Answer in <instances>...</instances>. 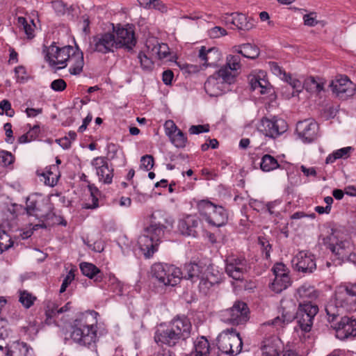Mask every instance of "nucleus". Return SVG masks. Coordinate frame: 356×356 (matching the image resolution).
Instances as JSON below:
<instances>
[{
	"mask_svg": "<svg viewBox=\"0 0 356 356\" xmlns=\"http://www.w3.org/2000/svg\"><path fill=\"white\" fill-rule=\"evenodd\" d=\"M152 278L160 286L177 285L181 280V270L173 265L156 263L151 267Z\"/></svg>",
	"mask_w": 356,
	"mask_h": 356,
	"instance_id": "obj_1",
	"label": "nucleus"
},
{
	"mask_svg": "<svg viewBox=\"0 0 356 356\" xmlns=\"http://www.w3.org/2000/svg\"><path fill=\"white\" fill-rule=\"evenodd\" d=\"M70 337L76 343L82 346H93L97 340V330L93 325H89L83 318L74 321Z\"/></svg>",
	"mask_w": 356,
	"mask_h": 356,
	"instance_id": "obj_2",
	"label": "nucleus"
},
{
	"mask_svg": "<svg viewBox=\"0 0 356 356\" xmlns=\"http://www.w3.org/2000/svg\"><path fill=\"white\" fill-rule=\"evenodd\" d=\"M334 298L346 312L356 311V282H345L336 288Z\"/></svg>",
	"mask_w": 356,
	"mask_h": 356,
	"instance_id": "obj_3",
	"label": "nucleus"
},
{
	"mask_svg": "<svg viewBox=\"0 0 356 356\" xmlns=\"http://www.w3.org/2000/svg\"><path fill=\"white\" fill-rule=\"evenodd\" d=\"M318 312V307L311 300L299 304L296 316L297 323L302 331L308 332L311 330L314 316Z\"/></svg>",
	"mask_w": 356,
	"mask_h": 356,
	"instance_id": "obj_4",
	"label": "nucleus"
},
{
	"mask_svg": "<svg viewBox=\"0 0 356 356\" xmlns=\"http://www.w3.org/2000/svg\"><path fill=\"white\" fill-rule=\"evenodd\" d=\"M249 308L243 301H236L233 306L222 312V321L233 325L245 323L249 320Z\"/></svg>",
	"mask_w": 356,
	"mask_h": 356,
	"instance_id": "obj_5",
	"label": "nucleus"
},
{
	"mask_svg": "<svg viewBox=\"0 0 356 356\" xmlns=\"http://www.w3.org/2000/svg\"><path fill=\"white\" fill-rule=\"evenodd\" d=\"M114 49H116L115 35L111 33H106L92 37L86 51L88 54H92L95 51L107 54L108 52H113Z\"/></svg>",
	"mask_w": 356,
	"mask_h": 356,
	"instance_id": "obj_6",
	"label": "nucleus"
},
{
	"mask_svg": "<svg viewBox=\"0 0 356 356\" xmlns=\"http://www.w3.org/2000/svg\"><path fill=\"white\" fill-rule=\"evenodd\" d=\"M225 272L234 280H242L250 268L247 260L242 257L230 256L225 260Z\"/></svg>",
	"mask_w": 356,
	"mask_h": 356,
	"instance_id": "obj_7",
	"label": "nucleus"
},
{
	"mask_svg": "<svg viewBox=\"0 0 356 356\" xmlns=\"http://www.w3.org/2000/svg\"><path fill=\"white\" fill-rule=\"evenodd\" d=\"M154 338L159 346L165 345L170 348L176 346L181 341L170 323L168 325L160 324Z\"/></svg>",
	"mask_w": 356,
	"mask_h": 356,
	"instance_id": "obj_8",
	"label": "nucleus"
},
{
	"mask_svg": "<svg viewBox=\"0 0 356 356\" xmlns=\"http://www.w3.org/2000/svg\"><path fill=\"white\" fill-rule=\"evenodd\" d=\"M287 124L283 119L274 117L270 120L264 118L261 120L259 130L266 136L275 138L287 130Z\"/></svg>",
	"mask_w": 356,
	"mask_h": 356,
	"instance_id": "obj_9",
	"label": "nucleus"
},
{
	"mask_svg": "<svg viewBox=\"0 0 356 356\" xmlns=\"http://www.w3.org/2000/svg\"><path fill=\"white\" fill-rule=\"evenodd\" d=\"M329 87L336 95L341 99L351 97L356 92V86L347 76L339 75L332 80Z\"/></svg>",
	"mask_w": 356,
	"mask_h": 356,
	"instance_id": "obj_10",
	"label": "nucleus"
},
{
	"mask_svg": "<svg viewBox=\"0 0 356 356\" xmlns=\"http://www.w3.org/2000/svg\"><path fill=\"white\" fill-rule=\"evenodd\" d=\"M335 330L336 337L345 340L356 337V320L346 316L331 325Z\"/></svg>",
	"mask_w": 356,
	"mask_h": 356,
	"instance_id": "obj_11",
	"label": "nucleus"
},
{
	"mask_svg": "<svg viewBox=\"0 0 356 356\" xmlns=\"http://www.w3.org/2000/svg\"><path fill=\"white\" fill-rule=\"evenodd\" d=\"M296 305L292 300L282 301L280 312L281 316L275 318L270 323L268 322V325L274 326L283 327L284 325L292 322L296 319Z\"/></svg>",
	"mask_w": 356,
	"mask_h": 356,
	"instance_id": "obj_12",
	"label": "nucleus"
},
{
	"mask_svg": "<svg viewBox=\"0 0 356 356\" xmlns=\"http://www.w3.org/2000/svg\"><path fill=\"white\" fill-rule=\"evenodd\" d=\"M296 131L305 143H312L318 136V124L314 120L307 119L297 123Z\"/></svg>",
	"mask_w": 356,
	"mask_h": 356,
	"instance_id": "obj_13",
	"label": "nucleus"
},
{
	"mask_svg": "<svg viewBox=\"0 0 356 356\" xmlns=\"http://www.w3.org/2000/svg\"><path fill=\"white\" fill-rule=\"evenodd\" d=\"M241 58L238 55H229L227 63L218 70V76L222 77V81L231 85L235 82L236 71L241 67Z\"/></svg>",
	"mask_w": 356,
	"mask_h": 356,
	"instance_id": "obj_14",
	"label": "nucleus"
},
{
	"mask_svg": "<svg viewBox=\"0 0 356 356\" xmlns=\"http://www.w3.org/2000/svg\"><path fill=\"white\" fill-rule=\"evenodd\" d=\"M115 31L116 49L124 47L128 51H132L136 44L134 29L130 26L118 27Z\"/></svg>",
	"mask_w": 356,
	"mask_h": 356,
	"instance_id": "obj_15",
	"label": "nucleus"
},
{
	"mask_svg": "<svg viewBox=\"0 0 356 356\" xmlns=\"http://www.w3.org/2000/svg\"><path fill=\"white\" fill-rule=\"evenodd\" d=\"M171 326L181 341H186L191 334L192 324L186 316H177L170 322Z\"/></svg>",
	"mask_w": 356,
	"mask_h": 356,
	"instance_id": "obj_16",
	"label": "nucleus"
},
{
	"mask_svg": "<svg viewBox=\"0 0 356 356\" xmlns=\"http://www.w3.org/2000/svg\"><path fill=\"white\" fill-rule=\"evenodd\" d=\"M227 82L222 81V79L218 76V71L210 76L204 83V90L210 97H218L225 91Z\"/></svg>",
	"mask_w": 356,
	"mask_h": 356,
	"instance_id": "obj_17",
	"label": "nucleus"
},
{
	"mask_svg": "<svg viewBox=\"0 0 356 356\" xmlns=\"http://www.w3.org/2000/svg\"><path fill=\"white\" fill-rule=\"evenodd\" d=\"M292 263L295 265L296 268L299 272L304 273H311L316 268L314 261V255L307 254L302 252H299L296 257L292 260Z\"/></svg>",
	"mask_w": 356,
	"mask_h": 356,
	"instance_id": "obj_18",
	"label": "nucleus"
},
{
	"mask_svg": "<svg viewBox=\"0 0 356 356\" xmlns=\"http://www.w3.org/2000/svg\"><path fill=\"white\" fill-rule=\"evenodd\" d=\"M199 223L200 220L197 216L188 215L179 221L178 230L184 236L196 237Z\"/></svg>",
	"mask_w": 356,
	"mask_h": 356,
	"instance_id": "obj_19",
	"label": "nucleus"
},
{
	"mask_svg": "<svg viewBox=\"0 0 356 356\" xmlns=\"http://www.w3.org/2000/svg\"><path fill=\"white\" fill-rule=\"evenodd\" d=\"M138 244L145 258H150L157 250L158 243L149 234L145 233L139 236Z\"/></svg>",
	"mask_w": 356,
	"mask_h": 356,
	"instance_id": "obj_20",
	"label": "nucleus"
},
{
	"mask_svg": "<svg viewBox=\"0 0 356 356\" xmlns=\"http://www.w3.org/2000/svg\"><path fill=\"white\" fill-rule=\"evenodd\" d=\"M231 337V328L222 331L217 337V346L219 351L222 353L234 356Z\"/></svg>",
	"mask_w": 356,
	"mask_h": 356,
	"instance_id": "obj_21",
	"label": "nucleus"
},
{
	"mask_svg": "<svg viewBox=\"0 0 356 356\" xmlns=\"http://www.w3.org/2000/svg\"><path fill=\"white\" fill-rule=\"evenodd\" d=\"M156 218L155 213H152L150 225L145 229V232L149 234L159 243L164 236V231L166 227L161 222L156 221Z\"/></svg>",
	"mask_w": 356,
	"mask_h": 356,
	"instance_id": "obj_22",
	"label": "nucleus"
},
{
	"mask_svg": "<svg viewBox=\"0 0 356 356\" xmlns=\"http://www.w3.org/2000/svg\"><path fill=\"white\" fill-rule=\"evenodd\" d=\"M202 267L195 262L186 264L181 272V279L191 280L193 282H197L202 275Z\"/></svg>",
	"mask_w": 356,
	"mask_h": 356,
	"instance_id": "obj_23",
	"label": "nucleus"
},
{
	"mask_svg": "<svg viewBox=\"0 0 356 356\" xmlns=\"http://www.w3.org/2000/svg\"><path fill=\"white\" fill-rule=\"evenodd\" d=\"M232 24L236 26L238 29L249 31L254 27L255 20L252 17H248L242 13H232Z\"/></svg>",
	"mask_w": 356,
	"mask_h": 356,
	"instance_id": "obj_24",
	"label": "nucleus"
},
{
	"mask_svg": "<svg viewBox=\"0 0 356 356\" xmlns=\"http://www.w3.org/2000/svg\"><path fill=\"white\" fill-rule=\"evenodd\" d=\"M325 309L327 316V321L333 323L339 321L338 318L341 317L344 312H346L345 308L341 307V305L337 302L336 298L334 300H330L327 302Z\"/></svg>",
	"mask_w": 356,
	"mask_h": 356,
	"instance_id": "obj_25",
	"label": "nucleus"
},
{
	"mask_svg": "<svg viewBox=\"0 0 356 356\" xmlns=\"http://www.w3.org/2000/svg\"><path fill=\"white\" fill-rule=\"evenodd\" d=\"M80 269L83 275L95 282H101L103 280V273L94 264L88 262L80 264Z\"/></svg>",
	"mask_w": 356,
	"mask_h": 356,
	"instance_id": "obj_26",
	"label": "nucleus"
},
{
	"mask_svg": "<svg viewBox=\"0 0 356 356\" xmlns=\"http://www.w3.org/2000/svg\"><path fill=\"white\" fill-rule=\"evenodd\" d=\"M199 58L207 63V65L215 64L220 57V53L218 48H207L204 46L201 47L199 51Z\"/></svg>",
	"mask_w": 356,
	"mask_h": 356,
	"instance_id": "obj_27",
	"label": "nucleus"
},
{
	"mask_svg": "<svg viewBox=\"0 0 356 356\" xmlns=\"http://www.w3.org/2000/svg\"><path fill=\"white\" fill-rule=\"evenodd\" d=\"M40 198L41 196L38 195H31L26 198V207L24 209L28 216L38 218L41 211L40 205Z\"/></svg>",
	"mask_w": 356,
	"mask_h": 356,
	"instance_id": "obj_28",
	"label": "nucleus"
},
{
	"mask_svg": "<svg viewBox=\"0 0 356 356\" xmlns=\"http://www.w3.org/2000/svg\"><path fill=\"white\" fill-rule=\"evenodd\" d=\"M70 60L73 61L72 66L69 69L70 74L73 75L79 74L83 71L84 60L83 54L78 46H76V49L72 53Z\"/></svg>",
	"mask_w": 356,
	"mask_h": 356,
	"instance_id": "obj_29",
	"label": "nucleus"
},
{
	"mask_svg": "<svg viewBox=\"0 0 356 356\" xmlns=\"http://www.w3.org/2000/svg\"><path fill=\"white\" fill-rule=\"evenodd\" d=\"M72 309V302H68L64 306L58 307L55 303H51L47 305L45 311L46 320L45 323L50 325L51 323L52 318L58 316L60 314L70 311Z\"/></svg>",
	"mask_w": 356,
	"mask_h": 356,
	"instance_id": "obj_30",
	"label": "nucleus"
},
{
	"mask_svg": "<svg viewBox=\"0 0 356 356\" xmlns=\"http://www.w3.org/2000/svg\"><path fill=\"white\" fill-rule=\"evenodd\" d=\"M325 81L318 76H309L303 83L304 88L310 93L319 94L324 90Z\"/></svg>",
	"mask_w": 356,
	"mask_h": 356,
	"instance_id": "obj_31",
	"label": "nucleus"
},
{
	"mask_svg": "<svg viewBox=\"0 0 356 356\" xmlns=\"http://www.w3.org/2000/svg\"><path fill=\"white\" fill-rule=\"evenodd\" d=\"M216 211L213 212L212 216L209 217V224L215 227H221L226 224L228 219V214L226 210L218 205Z\"/></svg>",
	"mask_w": 356,
	"mask_h": 356,
	"instance_id": "obj_32",
	"label": "nucleus"
},
{
	"mask_svg": "<svg viewBox=\"0 0 356 356\" xmlns=\"http://www.w3.org/2000/svg\"><path fill=\"white\" fill-rule=\"evenodd\" d=\"M249 83L252 90L260 88L261 94H269L271 91V87L267 80L261 79L257 76H250L248 77Z\"/></svg>",
	"mask_w": 356,
	"mask_h": 356,
	"instance_id": "obj_33",
	"label": "nucleus"
},
{
	"mask_svg": "<svg viewBox=\"0 0 356 356\" xmlns=\"http://www.w3.org/2000/svg\"><path fill=\"white\" fill-rule=\"evenodd\" d=\"M74 49L73 47L70 45H67L61 47L60 49H57L56 51H58V61H55L56 65H63L61 67H58L56 70H60L66 67L67 61L71 58L72 53H73Z\"/></svg>",
	"mask_w": 356,
	"mask_h": 356,
	"instance_id": "obj_34",
	"label": "nucleus"
},
{
	"mask_svg": "<svg viewBox=\"0 0 356 356\" xmlns=\"http://www.w3.org/2000/svg\"><path fill=\"white\" fill-rule=\"evenodd\" d=\"M291 281L289 275L275 277V280L271 284V289L275 293H281L291 285Z\"/></svg>",
	"mask_w": 356,
	"mask_h": 356,
	"instance_id": "obj_35",
	"label": "nucleus"
},
{
	"mask_svg": "<svg viewBox=\"0 0 356 356\" xmlns=\"http://www.w3.org/2000/svg\"><path fill=\"white\" fill-rule=\"evenodd\" d=\"M195 355V356H209L210 353V346L208 340L204 337L197 338L194 342Z\"/></svg>",
	"mask_w": 356,
	"mask_h": 356,
	"instance_id": "obj_36",
	"label": "nucleus"
},
{
	"mask_svg": "<svg viewBox=\"0 0 356 356\" xmlns=\"http://www.w3.org/2000/svg\"><path fill=\"white\" fill-rule=\"evenodd\" d=\"M55 45V42H53L49 47L44 46L43 54H44V59L49 63L50 66H55V61H58V51H56L57 49H60Z\"/></svg>",
	"mask_w": 356,
	"mask_h": 356,
	"instance_id": "obj_37",
	"label": "nucleus"
},
{
	"mask_svg": "<svg viewBox=\"0 0 356 356\" xmlns=\"http://www.w3.org/2000/svg\"><path fill=\"white\" fill-rule=\"evenodd\" d=\"M239 47L240 49L238 50V53L245 58L255 59L259 55V48L250 43L243 44Z\"/></svg>",
	"mask_w": 356,
	"mask_h": 356,
	"instance_id": "obj_38",
	"label": "nucleus"
},
{
	"mask_svg": "<svg viewBox=\"0 0 356 356\" xmlns=\"http://www.w3.org/2000/svg\"><path fill=\"white\" fill-rule=\"evenodd\" d=\"M260 168L263 171L269 172L280 168V165L277 159H275L273 156L270 154H265L261 159Z\"/></svg>",
	"mask_w": 356,
	"mask_h": 356,
	"instance_id": "obj_39",
	"label": "nucleus"
},
{
	"mask_svg": "<svg viewBox=\"0 0 356 356\" xmlns=\"http://www.w3.org/2000/svg\"><path fill=\"white\" fill-rule=\"evenodd\" d=\"M298 293L300 298H309L311 300L316 299L318 293L314 287L308 284H304L298 289Z\"/></svg>",
	"mask_w": 356,
	"mask_h": 356,
	"instance_id": "obj_40",
	"label": "nucleus"
},
{
	"mask_svg": "<svg viewBox=\"0 0 356 356\" xmlns=\"http://www.w3.org/2000/svg\"><path fill=\"white\" fill-rule=\"evenodd\" d=\"M352 149L353 148L351 147H346L334 151L326 158V163H332L337 159L348 157Z\"/></svg>",
	"mask_w": 356,
	"mask_h": 356,
	"instance_id": "obj_41",
	"label": "nucleus"
},
{
	"mask_svg": "<svg viewBox=\"0 0 356 356\" xmlns=\"http://www.w3.org/2000/svg\"><path fill=\"white\" fill-rule=\"evenodd\" d=\"M113 170L108 167L107 163L103 168L96 171L97 175L99 177V181H103L104 184H109L112 182Z\"/></svg>",
	"mask_w": 356,
	"mask_h": 356,
	"instance_id": "obj_42",
	"label": "nucleus"
},
{
	"mask_svg": "<svg viewBox=\"0 0 356 356\" xmlns=\"http://www.w3.org/2000/svg\"><path fill=\"white\" fill-rule=\"evenodd\" d=\"M232 337L231 343L234 351V355L239 354L243 348V340L236 329L231 328Z\"/></svg>",
	"mask_w": 356,
	"mask_h": 356,
	"instance_id": "obj_43",
	"label": "nucleus"
},
{
	"mask_svg": "<svg viewBox=\"0 0 356 356\" xmlns=\"http://www.w3.org/2000/svg\"><path fill=\"white\" fill-rule=\"evenodd\" d=\"M58 168L55 165L49 167L47 172H43L41 175L44 178V183L49 186H54L58 182V176L54 174L53 170H57Z\"/></svg>",
	"mask_w": 356,
	"mask_h": 356,
	"instance_id": "obj_44",
	"label": "nucleus"
},
{
	"mask_svg": "<svg viewBox=\"0 0 356 356\" xmlns=\"http://www.w3.org/2000/svg\"><path fill=\"white\" fill-rule=\"evenodd\" d=\"M198 280H200L198 286L200 291L205 295L208 293L209 290L212 286H213L215 284H219L218 281H213L209 277H204L203 275L200 277Z\"/></svg>",
	"mask_w": 356,
	"mask_h": 356,
	"instance_id": "obj_45",
	"label": "nucleus"
},
{
	"mask_svg": "<svg viewBox=\"0 0 356 356\" xmlns=\"http://www.w3.org/2000/svg\"><path fill=\"white\" fill-rule=\"evenodd\" d=\"M197 207L200 214L204 218L209 210L215 209V204L208 200H202L197 202Z\"/></svg>",
	"mask_w": 356,
	"mask_h": 356,
	"instance_id": "obj_46",
	"label": "nucleus"
},
{
	"mask_svg": "<svg viewBox=\"0 0 356 356\" xmlns=\"http://www.w3.org/2000/svg\"><path fill=\"white\" fill-rule=\"evenodd\" d=\"M171 142L179 148H182L186 146L187 138L184 134L181 131L178 130L177 132L172 135L170 137Z\"/></svg>",
	"mask_w": 356,
	"mask_h": 356,
	"instance_id": "obj_47",
	"label": "nucleus"
},
{
	"mask_svg": "<svg viewBox=\"0 0 356 356\" xmlns=\"http://www.w3.org/2000/svg\"><path fill=\"white\" fill-rule=\"evenodd\" d=\"M13 245V241L10 236L5 232H1L0 237V254L8 250Z\"/></svg>",
	"mask_w": 356,
	"mask_h": 356,
	"instance_id": "obj_48",
	"label": "nucleus"
},
{
	"mask_svg": "<svg viewBox=\"0 0 356 356\" xmlns=\"http://www.w3.org/2000/svg\"><path fill=\"white\" fill-rule=\"evenodd\" d=\"M152 56L150 55H147L146 54L140 51L138 54V58L140 60V65L143 67V69L145 70H150L152 69L154 63L152 61Z\"/></svg>",
	"mask_w": 356,
	"mask_h": 356,
	"instance_id": "obj_49",
	"label": "nucleus"
},
{
	"mask_svg": "<svg viewBox=\"0 0 356 356\" xmlns=\"http://www.w3.org/2000/svg\"><path fill=\"white\" fill-rule=\"evenodd\" d=\"M35 300L36 297L33 296L28 291H23L20 292L19 300L26 308L31 307Z\"/></svg>",
	"mask_w": 356,
	"mask_h": 356,
	"instance_id": "obj_50",
	"label": "nucleus"
},
{
	"mask_svg": "<svg viewBox=\"0 0 356 356\" xmlns=\"http://www.w3.org/2000/svg\"><path fill=\"white\" fill-rule=\"evenodd\" d=\"M161 44H160L158 42V40H156L154 38H152V39H149L146 41L145 46L147 49H150L151 46H153V49H151V53L149 55L151 56H155V57L158 58L159 54V51L161 49Z\"/></svg>",
	"mask_w": 356,
	"mask_h": 356,
	"instance_id": "obj_51",
	"label": "nucleus"
},
{
	"mask_svg": "<svg viewBox=\"0 0 356 356\" xmlns=\"http://www.w3.org/2000/svg\"><path fill=\"white\" fill-rule=\"evenodd\" d=\"M291 81L289 90L291 89L292 92L286 95L287 98L297 96L302 91V88H304L303 83L298 79H295L294 80H291Z\"/></svg>",
	"mask_w": 356,
	"mask_h": 356,
	"instance_id": "obj_52",
	"label": "nucleus"
},
{
	"mask_svg": "<svg viewBox=\"0 0 356 356\" xmlns=\"http://www.w3.org/2000/svg\"><path fill=\"white\" fill-rule=\"evenodd\" d=\"M3 114L8 117H13L15 114V111L12 108L10 102L7 99H3L0 102V115Z\"/></svg>",
	"mask_w": 356,
	"mask_h": 356,
	"instance_id": "obj_53",
	"label": "nucleus"
},
{
	"mask_svg": "<svg viewBox=\"0 0 356 356\" xmlns=\"http://www.w3.org/2000/svg\"><path fill=\"white\" fill-rule=\"evenodd\" d=\"M89 191L92 197V204L86 207L88 209H95L98 207V195L99 194V189L94 185L88 186Z\"/></svg>",
	"mask_w": 356,
	"mask_h": 356,
	"instance_id": "obj_54",
	"label": "nucleus"
},
{
	"mask_svg": "<svg viewBox=\"0 0 356 356\" xmlns=\"http://www.w3.org/2000/svg\"><path fill=\"white\" fill-rule=\"evenodd\" d=\"M316 13L311 12L309 14H306L303 16L304 24L308 26H314L318 21L316 19Z\"/></svg>",
	"mask_w": 356,
	"mask_h": 356,
	"instance_id": "obj_55",
	"label": "nucleus"
},
{
	"mask_svg": "<svg viewBox=\"0 0 356 356\" xmlns=\"http://www.w3.org/2000/svg\"><path fill=\"white\" fill-rule=\"evenodd\" d=\"M141 166L147 171L150 170L154 165V157L152 155L146 154L140 159Z\"/></svg>",
	"mask_w": 356,
	"mask_h": 356,
	"instance_id": "obj_56",
	"label": "nucleus"
},
{
	"mask_svg": "<svg viewBox=\"0 0 356 356\" xmlns=\"http://www.w3.org/2000/svg\"><path fill=\"white\" fill-rule=\"evenodd\" d=\"M15 73L17 78V81L24 83L28 79L26 76V71L24 66L19 65L15 68Z\"/></svg>",
	"mask_w": 356,
	"mask_h": 356,
	"instance_id": "obj_57",
	"label": "nucleus"
},
{
	"mask_svg": "<svg viewBox=\"0 0 356 356\" xmlns=\"http://www.w3.org/2000/svg\"><path fill=\"white\" fill-rule=\"evenodd\" d=\"M273 273L275 277H278L279 275L283 276L286 275H289V270L286 268V266L282 263H277L273 268Z\"/></svg>",
	"mask_w": 356,
	"mask_h": 356,
	"instance_id": "obj_58",
	"label": "nucleus"
},
{
	"mask_svg": "<svg viewBox=\"0 0 356 356\" xmlns=\"http://www.w3.org/2000/svg\"><path fill=\"white\" fill-rule=\"evenodd\" d=\"M188 131L191 134H199L201 133L209 132V124H199V125H192Z\"/></svg>",
	"mask_w": 356,
	"mask_h": 356,
	"instance_id": "obj_59",
	"label": "nucleus"
},
{
	"mask_svg": "<svg viewBox=\"0 0 356 356\" xmlns=\"http://www.w3.org/2000/svg\"><path fill=\"white\" fill-rule=\"evenodd\" d=\"M13 161L14 158L11 153L6 151L0 152V162L2 163L3 165H9L13 163Z\"/></svg>",
	"mask_w": 356,
	"mask_h": 356,
	"instance_id": "obj_60",
	"label": "nucleus"
},
{
	"mask_svg": "<svg viewBox=\"0 0 356 356\" xmlns=\"http://www.w3.org/2000/svg\"><path fill=\"white\" fill-rule=\"evenodd\" d=\"M74 279V273L73 270H70L65 279L63 281L62 285L60 289V293H62L65 291L68 285L72 282V281Z\"/></svg>",
	"mask_w": 356,
	"mask_h": 356,
	"instance_id": "obj_61",
	"label": "nucleus"
},
{
	"mask_svg": "<svg viewBox=\"0 0 356 356\" xmlns=\"http://www.w3.org/2000/svg\"><path fill=\"white\" fill-rule=\"evenodd\" d=\"M67 84L62 79L53 81L51 83V88L55 91H63L66 88Z\"/></svg>",
	"mask_w": 356,
	"mask_h": 356,
	"instance_id": "obj_62",
	"label": "nucleus"
},
{
	"mask_svg": "<svg viewBox=\"0 0 356 356\" xmlns=\"http://www.w3.org/2000/svg\"><path fill=\"white\" fill-rule=\"evenodd\" d=\"M165 129L166 134L170 137L172 135L178 131L177 127L172 120H167L165 123Z\"/></svg>",
	"mask_w": 356,
	"mask_h": 356,
	"instance_id": "obj_63",
	"label": "nucleus"
},
{
	"mask_svg": "<svg viewBox=\"0 0 356 356\" xmlns=\"http://www.w3.org/2000/svg\"><path fill=\"white\" fill-rule=\"evenodd\" d=\"M107 163L106 159L102 156L96 157L91 161V165L95 168L96 171L103 168Z\"/></svg>",
	"mask_w": 356,
	"mask_h": 356,
	"instance_id": "obj_64",
	"label": "nucleus"
}]
</instances>
